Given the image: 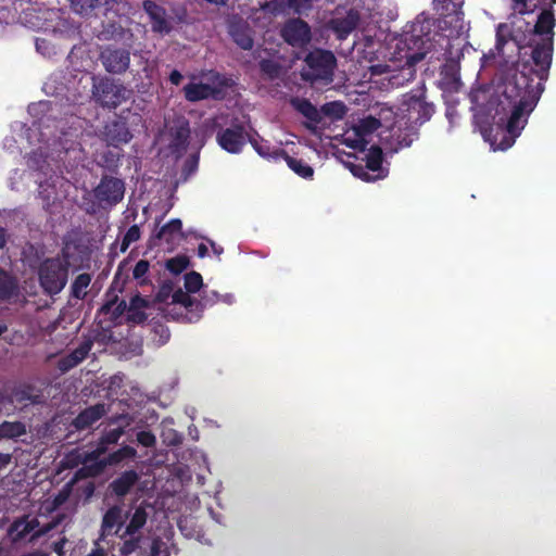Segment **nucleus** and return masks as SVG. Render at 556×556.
<instances>
[{
    "label": "nucleus",
    "instance_id": "obj_26",
    "mask_svg": "<svg viewBox=\"0 0 556 556\" xmlns=\"http://www.w3.org/2000/svg\"><path fill=\"white\" fill-rule=\"evenodd\" d=\"M464 26V12L462 11L460 4L453 2V10L451 13H446L443 15V18L440 21L439 27L443 28H452L456 33H459Z\"/></svg>",
    "mask_w": 556,
    "mask_h": 556
},
{
    "label": "nucleus",
    "instance_id": "obj_5",
    "mask_svg": "<svg viewBox=\"0 0 556 556\" xmlns=\"http://www.w3.org/2000/svg\"><path fill=\"white\" fill-rule=\"evenodd\" d=\"M306 70L302 78L312 84L321 81L329 84L333 79V72L337 66V59L329 50L315 49L307 53L304 59Z\"/></svg>",
    "mask_w": 556,
    "mask_h": 556
},
{
    "label": "nucleus",
    "instance_id": "obj_51",
    "mask_svg": "<svg viewBox=\"0 0 556 556\" xmlns=\"http://www.w3.org/2000/svg\"><path fill=\"white\" fill-rule=\"evenodd\" d=\"M326 114H333L336 117L341 118L345 113V106L341 102H331L323 106Z\"/></svg>",
    "mask_w": 556,
    "mask_h": 556
},
{
    "label": "nucleus",
    "instance_id": "obj_39",
    "mask_svg": "<svg viewBox=\"0 0 556 556\" xmlns=\"http://www.w3.org/2000/svg\"><path fill=\"white\" fill-rule=\"evenodd\" d=\"M50 367H55L58 374H65L70 369V354L62 353L60 355L49 354L47 358Z\"/></svg>",
    "mask_w": 556,
    "mask_h": 556
},
{
    "label": "nucleus",
    "instance_id": "obj_24",
    "mask_svg": "<svg viewBox=\"0 0 556 556\" xmlns=\"http://www.w3.org/2000/svg\"><path fill=\"white\" fill-rule=\"evenodd\" d=\"M118 0H72V10L80 15H89L101 7L111 8Z\"/></svg>",
    "mask_w": 556,
    "mask_h": 556
},
{
    "label": "nucleus",
    "instance_id": "obj_36",
    "mask_svg": "<svg viewBox=\"0 0 556 556\" xmlns=\"http://www.w3.org/2000/svg\"><path fill=\"white\" fill-rule=\"evenodd\" d=\"M25 432V426L18 421H4L0 425V438L3 439H15Z\"/></svg>",
    "mask_w": 556,
    "mask_h": 556
},
{
    "label": "nucleus",
    "instance_id": "obj_57",
    "mask_svg": "<svg viewBox=\"0 0 556 556\" xmlns=\"http://www.w3.org/2000/svg\"><path fill=\"white\" fill-rule=\"evenodd\" d=\"M182 78V74L177 70H173L169 74V81L175 86H178Z\"/></svg>",
    "mask_w": 556,
    "mask_h": 556
},
{
    "label": "nucleus",
    "instance_id": "obj_20",
    "mask_svg": "<svg viewBox=\"0 0 556 556\" xmlns=\"http://www.w3.org/2000/svg\"><path fill=\"white\" fill-rule=\"evenodd\" d=\"M138 480L139 475L136 470H126L110 483V490L116 496H125Z\"/></svg>",
    "mask_w": 556,
    "mask_h": 556
},
{
    "label": "nucleus",
    "instance_id": "obj_41",
    "mask_svg": "<svg viewBox=\"0 0 556 556\" xmlns=\"http://www.w3.org/2000/svg\"><path fill=\"white\" fill-rule=\"evenodd\" d=\"M190 265L189 257L187 255H177L166 261V268L173 275H179L188 268Z\"/></svg>",
    "mask_w": 556,
    "mask_h": 556
},
{
    "label": "nucleus",
    "instance_id": "obj_40",
    "mask_svg": "<svg viewBox=\"0 0 556 556\" xmlns=\"http://www.w3.org/2000/svg\"><path fill=\"white\" fill-rule=\"evenodd\" d=\"M220 300V295L214 290H203L201 299L197 300V312L201 313L205 308L213 306Z\"/></svg>",
    "mask_w": 556,
    "mask_h": 556
},
{
    "label": "nucleus",
    "instance_id": "obj_30",
    "mask_svg": "<svg viewBox=\"0 0 556 556\" xmlns=\"http://www.w3.org/2000/svg\"><path fill=\"white\" fill-rule=\"evenodd\" d=\"M92 276L88 273L79 274L72 282V298L84 300L88 295V288Z\"/></svg>",
    "mask_w": 556,
    "mask_h": 556
},
{
    "label": "nucleus",
    "instance_id": "obj_22",
    "mask_svg": "<svg viewBox=\"0 0 556 556\" xmlns=\"http://www.w3.org/2000/svg\"><path fill=\"white\" fill-rule=\"evenodd\" d=\"M190 138V127L188 121L181 122L172 129L170 148L176 152L185 151Z\"/></svg>",
    "mask_w": 556,
    "mask_h": 556
},
{
    "label": "nucleus",
    "instance_id": "obj_32",
    "mask_svg": "<svg viewBox=\"0 0 556 556\" xmlns=\"http://www.w3.org/2000/svg\"><path fill=\"white\" fill-rule=\"evenodd\" d=\"M103 39L105 40H123L126 37L132 38L134 34L130 29L124 28L122 25L112 22L108 23L102 30Z\"/></svg>",
    "mask_w": 556,
    "mask_h": 556
},
{
    "label": "nucleus",
    "instance_id": "obj_63",
    "mask_svg": "<svg viewBox=\"0 0 556 556\" xmlns=\"http://www.w3.org/2000/svg\"><path fill=\"white\" fill-rule=\"evenodd\" d=\"M412 139H409L407 136L403 137L399 140L400 148H407L412 144Z\"/></svg>",
    "mask_w": 556,
    "mask_h": 556
},
{
    "label": "nucleus",
    "instance_id": "obj_61",
    "mask_svg": "<svg viewBox=\"0 0 556 556\" xmlns=\"http://www.w3.org/2000/svg\"><path fill=\"white\" fill-rule=\"evenodd\" d=\"M70 490V482L65 483L62 493L55 498L56 505H60L64 501V493Z\"/></svg>",
    "mask_w": 556,
    "mask_h": 556
},
{
    "label": "nucleus",
    "instance_id": "obj_60",
    "mask_svg": "<svg viewBox=\"0 0 556 556\" xmlns=\"http://www.w3.org/2000/svg\"><path fill=\"white\" fill-rule=\"evenodd\" d=\"M352 173L355 175V176H358L365 180H369V177H368V174L365 172V169L362 167V166H358V167H354L352 169Z\"/></svg>",
    "mask_w": 556,
    "mask_h": 556
},
{
    "label": "nucleus",
    "instance_id": "obj_29",
    "mask_svg": "<svg viewBox=\"0 0 556 556\" xmlns=\"http://www.w3.org/2000/svg\"><path fill=\"white\" fill-rule=\"evenodd\" d=\"M122 156L121 152L106 150L100 154L98 165L111 174H117Z\"/></svg>",
    "mask_w": 556,
    "mask_h": 556
},
{
    "label": "nucleus",
    "instance_id": "obj_3",
    "mask_svg": "<svg viewBox=\"0 0 556 556\" xmlns=\"http://www.w3.org/2000/svg\"><path fill=\"white\" fill-rule=\"evenodd\" d=\"M556 18L553 5L543 9L538 15L536 23L531 35L540 37L539 40L530 39L529 47L532 48L530 59L535 66H539V73L545 77L549 74V68L554 52V36Z\"/></svg>",
    "mask_w": 556,
    "mask_h": 556
},
{
    "label": "nucleus",
    "instance_id": "obj_18",
    "mask_svg": "<svg viewBox=\"0 0 556 556\" xmlns=\"http://www.w3.org/2000/svg\"><path fill=\"white\" fill-rule=\"evenodd\" d=\"M39 521L36 518L29 519L28 517L16 520L10 527V535L14 542L24 539L27 534L34 533L33 539L48 532L53 526H42V528L36 530L39 527Z\"/></svg>",
    "mask_w": 556,
    "mask_h": 556
},
{
    "label": "nucleus",
    "instance_id": "obj_11",
    "mask_svg": "<svg viewBox=\"0 0 556 556\" xmlns=\"http://www.w3.org/2000/svg\"><path fill=\"white\" fill-rule=\"evenodd\" d=\"M251 139L241 123H232L230 127L220 128L216 141L228 153L238 154Z\"/></svg>",
    "mask_w": 556,
    "mask_h": 556
},
{
    "label": "nucleus",
    "instance_id": "obj_55",
    "mask_svg": "<svg viewBox=\"0 0 556 556\" xmlns=\"http://www.w3.org/2000/svg\"><path fill=\"white\" fill-rule=\"evenodd\" d=\"M146 319H147V314L144 312L136 309V308L128 311V320L136 323V324H141V323L146 321Z\"/></svg>",
    "mask_w": 556,
    "mask_h": 556
},
{
    "label": "nucleus",
    "instance_id": "obj_21",
    "mask_svg": "<svg viewBox=\"0 0 556 556\" xmlns=\"http://www.w3.org/2000/svg\"><path fill=\"white\" fill-rule=\"evenodd\" d=\"M359 18L358 11L351 9L344 17L333 20V29L339 38H344L355 30L358 26Z\"/></svg>",
    "mask_w": 556,
    "mask_h": 556
},
{
    "label": "nucleus",
    "instance_id": "obj_10",
    "mask_svg": "<svg viewBox=\"0 0 556 556\" xmlns=\"http://www.w3.org/2000/svg\"><path fill=\"white\" fill-rule=\"evenodd\" d=\"M39 278L48 293H58L66 283V268L60 260H47L40 267Z\"/></svg>",
    "mask_w": 556,
    "mask_h": 556
},
{
    "label": "nucleus",
    "instance_id": "obj_25",
    "mask_svg": "<svg viewBox=\"0 0 556 556\" xmlns=\"http://www.w3.org/2000/svg\"><path fill=\"white\" fill-rule=\"evenodd\" d=\"M282 155V160L286 161L287 165L291 170H293L298 176L304 179H311L314 176V169L311 165H308L303 160H298L295 157L290 156L286 150H280L278 152Z\"/></svg>",
    "mask_w": 556,
    "mask_h": 556
},
{
    "label": "nucleus",
    "instance_id": "obj_49",
    "mask_svg": "<svg viewBox=\"0 0 556 556\" xmlns=\"http://www.w3.org/2000/svg\"><path fill=\"white\" fill-rule=\"evenodd\" d=\"M130 538L125 540L119 548V552L123 556H128L136 552L141 542V536L129 535Z\"/></svg>",
    "mask_w": 556,
    "mask_h": 556
},
{
    "label": "nucleus",
    "instance_id": "obj_45",
    "mask_svg": "<svg viewBox=\"0 0 556 556\" xmlns=\"http://www.w3.org/2000/svg\"><path fill=\"white\" fill-rule=\"evenodd\" d=\"M150 268V263L147 260H140L134 267L132 276L136 280L139 281L140 286L147 285L149 280L146 275L148 274Z\"/></svg>",
    "mask_w": 556,
    "mask_h": 556
},
{
    "label": "nucleus",
    "instance_id": "obj_54",
    "mask_svg": "<svg viewBox=\"0 0 556 556\" xmlns=\"http://www.w3.org/2000/svg\"><path fill=\"white\" fill-rule=\"evenodd\" d=\"M174 290V283L172 281H164L160 288L157 293V299L160 301H166L169 296H172Z\"/></svg>",
    "mask_w": 556,
    "mask_h": 556
},
{
    "label": "nucleus",
    "instance_id": "obj_64",
    "mask_svg": "<svg viewBox=\"0 0 556 556\" xmlns=\"http://www.w3.org/2000/svg\"><path fill=\"white\" fill-rule=\"evenodd\" d=\"M198 160L192 157L191 160H188L186 163V168H188V172H192L193 168L197 166Z\"/></svg>",
    "mask_w": 556,
    "mask_h": 556
},
{
    "label": "nucleus",
    "instance_id": "obj_35",
    "mask_svg": "<svg viewBox=\"0 0 556 556\" xmlns=\"http://www.w3.org/2000/svg\"><path fill=\"white\" fill-rule=\"evenodd\" d=\"M172 303L182 305L188 312H197V299L190 295V292L182 289L173 290Z\"/></svg>",
    "mask_w": 556,
    "mask_h": 556
},
{
    "label": "nucleus",
    "instance_id": "obj_1",
    "mask_svg": "<svg viewBox=\"0 0 556 556\" xmlns=\"http://www.w3.org/2000/svg\"><path fill=\"white\" fill-rule=\"evenodd\" d=\"M547 78L548 75L543 77L539 73V66L531 59L501 76L494 93L495 111L508 115V118L505 127H497L490 139L494 151H506L513 147L536 106Z\"/></svg>",
    "mask_w": 556,
    "mask_h": 556
},
{
    "label": "nucleus",
    "instance_id": "obj_52",
    "mask_svg": "<svg viewBox=\"0 0 556 556\" xmlns=\"http://www.w3.org/2000/svg\"><path fill=\"white\" fill-rule=\"evenodd\" d=\"M514 1V9L520 14L526 15L529 13H532L534 9L536 8V4L533 5V8L530 7L531 0H513Z\"/></svg>",
    "mask_w": 556,
    "mask_h": 556
},
{
    "label": "nucleus",
    "instance_id": "obj_47",
    "mask_svg": "<svg viewBox=\"0 0 556 556\" xmlns=\"http://www.w3.org/2000/svg\"><path fill=\"white\" fill-rule=\"evenodd\" d=\"M12 403L26 404L27 402H34V396L30 393L29 387H21L15 389L11 394Z\"/></svg>",
    "mask_w": 556,
    "mask_h": 556
},
{
    "label": "nucleus",
    "instance_id": "obj_50",
    "mask_svg": "<svg viewBox=\"0 0 556 556\" xmlns=\"http://www.w3.org/2000/svg\"><path fill=\"white\" fill-rule=\"evenodd\" d=\"M137 442L144 447H154L156 438L151 431L142 430L137 433Z\"/></svg>",
    "mask_w": 556,
    "mask_h": 556
},
{
    "label": "nucleus",
    "instance_id": "obj_42",
    "mask_svg": "<svg viewBox=\"0 0 556 556\" xmlns=\"http://www.w3.org/2000/svg\"><path fill=\"white\" fill-rule=\"evenodd\" d=\"M92 345V340L86 339L83 342H80V344L77 348L72 350V367L78 365L81 361L86 358Z\"/></svg>",
    "mask_w": 556,
    "mask_h": 556
},
{
    "label": "nucleus",
    "instance_id": "obj_46",
    "mask_svg": "<svg viewBox=\"0 0 556 556\" xmlns=\"http://www.w3.org/2000/svg\"><path fill=\"white\" fill-rule=\"evenodd\" d=\"M140 233L138 225L130 226L122 239L121 251L125 252L132 242L138 241L140 239Z\"/></svg>",
    "mask_w": 556,
    "mask_h": 556
},
{
    "label": "nucleus",
    "instance_id": "obj_56",
    "mask_svg": "<svg viewBox=\"0 0 556 556\" xmlns=\"http://www.w3.org/2000/svg\"><path fill=\"white\" fill-rule=\"evenodd\" d=\"M146 306V300L142 299L140 295H136L130 300V306L129 309H138L139 307Z\"/></svg>",
    "mask_w": 556,
    "mask_h": 556
},
{
    "label": "nucleus",
    "instance_id": "obj_14",
    "mask_svg": "<svg viewBox=\"0 0 556 556\" xmlns=\"http://www.w3.org/2000/svg\"><path fill=\"white\" fill-rule=\"evenodd\" d=\"M129 112V109L124 110L122 114L105 124L103 136L109 146L118 148L132 139V134L127 125V117L124 116L125 113Z\"/></svg>",
    "mask_w": 556,
    "mask_h": 556
},
{
    "label": "nucleus",
    "instance_id": "obj_6",
    "mask_svg": "<svg viewBox=\"0 0 556 556\" xmlns=\"http://www.w3.org/2000/svg\"><path fill=\"white\" fill-rule=\"evenodd\" d=\"M141 8L148 16L151 31L160 36L169 35L184 21L185 11L169 13L166 8L155 0H143Z\"/></svg>",
    "mask_w": 556,
    "mask_h": 556
},
{
    "label": "nucleus",
    "instance_id": "obj_17",
    "mask_svg": "<svg viewBox=\"0 0 556 556\" xmlns=\"http://www.w3.org/2000/svg\"><path fill=\"white\" fill-rule=\"evenodd\" d=\"M68 38V25L66 22L63 23L62 28L54 29L52 34L45 38H38L36 40L37 51L47 58H52L58 54L60 48L59 40L66 43Z\"/></svg>",
    "mask_w": 556,
    "mask_h": 556
},
{
    "label": "nucleus",
    "instance_id": "obj_48",
    "mask_svg": "<svg viewBox=\"0 0 556 556\" xmlns=\"http://www.w3.org/2000/svg\"><path fill=\"white\" fill-rule=\"evenodd\" d=\"M15 289L12 279L0 270V300L9 298Z\"/></svg>",
    "mask_w": 556,
    "mask_h": 556
},
{
    "label": "nucleus",
    "instance_id": "obj_7",
    "mask_svg": "<svg viewBox=\"0 0 556 556\" xmlns=\"http://www.w3.org/2000/svg\"><path fill=\"white\" fill-rule=\"evenodd\" d=\"M136 456L137 451L132 446L124 445L117 451L109 454L108 457H104L102 459L98 458L97 460H93L92 463L89 464L85 463L83 464V467L79 468L72 478V486L79 479L97 477L101 475L108 465H117L125 459H131L135 458Z\"/></svg>",
    "mask_w": 556,
    "mask_h": 556
},
{
    "label": "nucleus",
    "instance_id": "obj_16",
    "mask_svg": "<svg viewBox=\"0 0 556 556\" xmlns=\"http://www.w3.org/2000/svg\"><path fill=\"white\" fill-rule=\"evenodd\" d=\"M281 36L289 45L303 47L311 40V28L305 21L293 18L286 23L281 30Z\"/></svg>",
    "mask_w": 556,
    "mask_h": 556
},
{
    "label": "nucleus",
    "instance_id": "obj_19",
    "mask_svg": "<svg viewBox=\"0 0 556 556\" xmlns=\"http://www.w3.org/2000/svg\"><path fill=\"white\" fill-rule=\"evenodd\" d=\"M105 412V404L103 403L87 407L75 419H72V427L84 430L102 418Z\"/></svg>",
    "mask_w": 556,
    "mask_h": 556
},
{
    "label": "nucleus",
    "instance_id": "obj_9",
    "mask_svg": "<svg viewBox=\"0 0 556 556\" xmlns=\"http://www.w3.org/2000/svg\"><path fill=\"white\" fill-rule=\"evenodd\" d=\"M104 70L112 75L125 74L130 66V50L115 45L104 46L99 54Z\"/></svg>",
    "mask_w": 556,
    "mask_h": 556
},
{
    "label": "nucleus",
    "instance_id": "obj_28",
    "mask_svg": "<svg viewBox=\"0 0 556 556\" xmlns=\"http://www.w3.org/2000/svg\"><path fill=\"white\" fill-rule=\"evenodd\" d=\"M365 161L367 169L371 172H379L377 175L378 178H383L386 176V174H382L383 152L379 146L374 144L369 148Z\"/></svg>",
    "mask_w": 556,
    "mask_h": 556
},
{
    "label": "nucleus",
    "instance_id": "obj_31",
    "mask_svg": "<svg viewBox=\"0 0 556 556\" xmlns=\"http://www.w3.org/2000/svg\"><path fill=\"white\" fill-rule=\"evenodd\" d=\"M148 519V514L146 511V508L143 506H139L135 509V513L132 514L129 523L126 527V530L124 534L122 535V539H124L126 535H134L137 533L143 526L146 525Z\"/></svg>",
    "mask_w": 556,
    "mask_h": 556
},
{
    "label": "nucleus",
    "instance_id": "obj_38",
    "mask_svg": "<svg viewBox=\"0 0 556 556\" xmlns=\"http://www.w3.org/2000/svg\"><path fill=\"white\" fill-rule=\"evenodd\" d=\"M121 518V510L118 507H112L108 509V511L103 516L102 520V533L109 534L113 530V528L118 523Z\"/></svg>",
    "mask_w": 556,
    "mask_h": 556
},
{
    "label": "nucleus",
    "instance_id": "obj_27",
    "mask_svg": "<svg viewBox=\"0 0 556 556\" xmlns=\"http://www.w3.org/2000/svg\"><path fill=\"white\" fill-rule=\"evenodd\" d=\"M293 108L306 117L309 122L318 124L321 121V116L317 108L308 99L294 98L291 101Z\"/></svg>",
    "mask_w": 556,
    "mask_h": 556
},
{
    "label": "nucleus",
    "instance_id": "obj_15",
    "mask_svg": "<svg viewBox=\"0 0 556 556\" xmlns=\"http://www.w3.org/2000/svg\"><path fill=\"white\" fill-rule=\"evenodd\" d=\"M219 85V87H216L204 83H189L184 87L182 91L186 100L189 102H198L206 99L223 100L225 98L223 87L228 86L227 79L223 78Z\"/></svg>",
    "mask_w": 556,
    "mask_h": 556
},
{
    "label": "nucleus",
    "instance_id": "obj_44",
    "mask_svg": "<svg viewBox=\"0 0 556 556\" xmlns=\"http://www.w3.org/2000/svg\"><path fill=\"white\" fill-rule=\"evenodd\" d=\"M127 305H126V302L125 301H121V302H117L116 301H109L106 302L101 311L104 313V314H109L111 313L112 314V318L113 319H117L121 315H123V313L125 312Z\"/></svg>",
    "mask_w": 556,
    "mask_h": 556
},
{
    "label": "nucleus",
    "instance_id": "obj_43",
    "mask_svg": "<svg viewBox=\"0 0 556 556\" xmlns=\"http://www.w3.org/2000/svg\"><path fill=\"white\" fill-rule=\"evenodd\" d=\"M203 286L202 276L197 271H190L185 275V289L187 292L195 293L201 290Z\"/></svg>",
    "mask_w": 556,
    "mask_h": 556
},
{
    "label": "nucleus",
    "instance_id": "obj_59",
    "mask_svg": "<svg viewBox=\"0 0 556 556\" xmlns=\"http://www.w3.org/2000/svg\"><path fill=\"white\" fill-rule=\"evenodd\" d=\"M94 489H96V488H94V484H93L92 482H88V483L84 486V489H83V493H84V495H85L87 498H89V497H91V496L93 495V493H94Z\"/></svg>",
    "mask_w": 556,
    "mask_h": 556
},
{
    "label": "nucleus",
    "instance_id": "obj_53",
    "mask_svg": "<svg viewBox=\"0 0 556 556\" xmlns=\"http://www.w3.org/2000/svg\"><path fill=\"white\" fill-rule=\"evenodd\" d=\"M505 27V25H500L497 27V31H496V43H495V50L497 51V54L504 56V47L505 45L508 42V38L503 35L502 33V29Z\"/></svg>",
    "mask_w": 556,
    "mask_h": 556
},
{
    "label": "nucleus",
    "instance_id": "obj_23",
    "mask_svg": "<svg viewBox=\"0 0 556 556\" xmlns=\"http://www.w3.org/2000/svg\"><path fill=\"white\" fill-rule=\"evenodd\" d=\"M157 239L165 240L167 243H174L176 239L184 237L182 222L179 218H173L167 224L161 227L157 231Z\"/></svg>",
    "mask_w": 556,
    "mask_h": 556
},
{
    "label": "nucleus",
    "instance_id": "obj_13",
    "mask_svg": "<svg viewBox=\"0 0 556 556\" xmlns=\"http://www.w3.org/2000/svg\"><path fill=\"white\" fill-rule=\"evenodd\" d=\"M126 418L127 416L119 415L112 420V424H117V426L103 432L96 448L85 453L83 464H89L97 460L106 452L109 445L116 444L118 442L121 437L125 433V427L129 425L128 421L126 424H122Z\"/></svg>",
    "mask_w": 556,
    "mask_h": 556
},
{
    "label": "nucleus",
    "instance_id": "obj_62",
    "mask_svg": "<svg viewBox=\"0 0 556 556\" xmlns=\"http://www.w3.org/2000/svg\"><path fill=\"white\" fill-rule=\"evenodd\" d=\"M207 247L204 244V243H200L199 247H198V255L200 257H204L207 255Z\"/></svg>",
    "mask_w": 556,
    "mask_h": 556
},
{
    "label": "nucleus",
    "instance_id": "obj_58",
    "mask_svg": "<svg viewBox=\"0 0 556 556\" xmlns=\"http://www.w3.org/2000/svg\"><path fill=\"white\" fill-rule=\"evenodd\" d=\"M11 455L0 453V470L4 469L11 463Z\"/></svg>",
    "mask_w": 556,
    "mask_h": 556
},
{
    "label": "nucleus",
    "instance_id": "obj_37",
    "mask_svg": "<svg viewBox=\"0 0 556 556\" xmlns=\"http://www.w3.org/2000/svg\"><path fill=\"white\" fill-rule=\"evenodd\" d=\"M258 67L263 77L269 80L278 78L281 72V65L271 59L261 60Z\"/></svg>",
    "mask_w": 556,
    "mask_h": 556
},
{
    "label": "nucleus",
    "instance_id": "obj_12",
    "mask_svg": "<svg viewBox=\"0 0 556 556\" xmlns=\"http://www.w3.org/2000/svg\"><path fill=\"white\" fill-rule=\"evenodd\" d=\"M125 193V184L122 179L103 175L99 185L93 189V195L100 204L116 205Z\"/></svg>",
    "mask_w": 556,
    "mask_h": 556
},
{
    "label": "nucleus",
    "instance_id": "obj_2",
    "mask_svg": "<svg viewBox=\"0 0 556 556\" xmlns=\"http://www.w3.org/2000/svg\"><path fill=\"white\" fill-rule=\"evenodd\" d=\"M434 23L433 18L424 13L419 14L412 23L409 31L404 35V42L408 48L404 55L405 64L399 71H390V66L387 64L372 65L371 73L374 75L391 73L388 80L395 87L413 80L416 74L415 65L426 56L427 45L431 42Z\"/></svg>",
    "mask_w": 556,
    "mask_h": 556
},
{
    "label": "nucleus",
    "instance_id": "obj_34",
    "mask_svg": "<svg viewBox=\"0 0 556 556\" xmlns=\"http://www.w3.org/2000/svg\"><path fill=\"white\" fill-rule=\"evenodd\" d=\"M249 142L252 144L254 150L264 159L278 161L282 157L278 152L281 150L280 148H273L268 141L265 140H256L249 139Z\"/></svg>",
    "mask_w": 556,
    "mask_h": 556
},
{
    "label": "nucleus",
    "instance_id": "obj_8",
    "mask_svg": "<svg viewBox=\"0 0 556 556\" xmlns=\"http://www.w3.org/2000/svg\"><path fill=\"white\" fill-rule=\"evenodd\" d=\"M403 105L406 108L407 118L410 123L422 125L434 113V105L426 100V89L421 87L406 96Z\"/></svg>",
    "mask_w": 556,
    "mask_h": 556
},
{
    "label": "nucleus",
    "instance_id": "obj_33",
    "mask_svg": "<svg viewBox=\"0 0 556 556\" xmlns=\"http://www.w3.org/2000/svg\"><path fill=\"white\" fill-rule=\"evenodd\" d=\"M230 36L232 40L243 50H250L253 47V38L247 27L238 25L230 27Z\"/></svg>",
    "mask_w": 556,
    "mask_h": 556
},
{
    "label": "nucleus",
    "instance_id": "obj_4",
    "mask_svg": "<svg viewBox=\"0 0 556 556\" xmlns=\"http://www.w3.org/2000/svg\"><path fill=\"white\" fill-rule=\"evenodd\" d=\"M92 99L103 109L114 110L131 94V90L112 77H92Z\"/></svg>",
    "mask_w": 556,
    "mask_h": 556
}]
</instances>
